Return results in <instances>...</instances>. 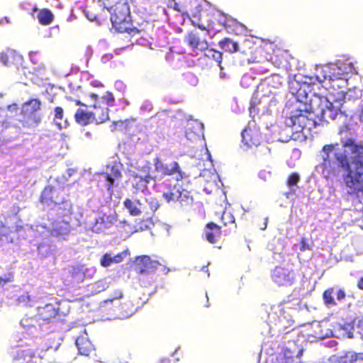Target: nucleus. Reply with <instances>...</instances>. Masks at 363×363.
<instances>
[{
	"label": "nucleus",
	"mask_w": 363,
	"mask_h": 363,
	"mask_svg": "<svg viewBox=\"0 0 363 363\" xmlns=\"http://www.w3.org/2000/svg\"><path fill=\"white\" fill-rule=\"evenodd\" d=\"M129 5H132L135 12L141 14L146 13L150 6L149 0H128Z\"/></svg>",
	"instance_id": "nucleus-30"
},
{
	"label": "nucleus",
	"mask_w": 363,
	"mask_h": 363,
	"mask_svg": "<svg viewBox=\"0 0 363 363\" xmlns=\"http://www.w3.org/2000/svg\"><path fill=\"white\" fill-rule=\"evenodd\" d=\"M35 298L33 295L26 293L20 296L18 300L20 303L31 306L33 303L35 301Z\"/></svg>",
	"instance_id": "nucleus-43"
},
{
	"label": "nucleus",
	"mask_w": 363,
	"mask_h": 363,
	"mask_svg": "<svg viewBox=\"0 0 363 363\" xmlns=\"http://www.w3.org/2000/svg\"><path fill=\"white\" fill-rule=\"evenodd\" d=\"M359 118H360L361 121H363V104H362V109L360 111Z\"/></svg>",
	"instance_id": "nucleus-64"
},
{
	"label": "nucleus",
	"mask_w": 363,
	"mask_h": 363,
	"mask_svg": "<svg viewBox=\"0 0 363 363\" xmlns=\"http://www.w3.org/2000/svg\"><path fill=\"white\" fill-rule=\"evenodd\" d=\"M205 237L206 240L211 243H216L221 237L222 233L220 228H207L206 230Z\"/></svg>",
	"instance_id": "nucleus-33"
},
{
	"label": "nucleus",
	"mask_w": 363,
	"mask_h": 363,
	"mask_svg": "<svg viewBox=\"0 0 363 363\" xmlns=\"http://www.w3.org/2000/svg\"><path fill=\"white\" fill-rule=\"evenodd\" d=\"M357 360H363V352L357 353L354 352V362Z\"/></svg>",
	"instance_id": "nucleus-54"
},
{
	"label": "nucleus",
	"mask_w": 363,
	"mask_h": 363,
	"mask_svg": "<svg viewBox=\"0 0 363 363\" xmlns=\"http://www.w3.org/2000/svg\"><path fill=\"white\" fill-rule=\"evenodd\" d=\"M89 97L95 102V104H98V99H99V96L97 94H94V93H91L89 94Z\"/></svg>",
	"instance_id": "nucleus-55"
},
{
	"label": "nucleus",
	"mask_w": 363,
	"mask_h": 363,
	"mask_svg": "<svg viewBox=\"0 0 363 363\" xmlns=\"http://www.w3.org/2000/svg\"><path fill=\"white\" fill-rule=\"evenodd\" d=\"M99 220H101V223H112L113 220H116V216L115 214L109 216L104 214L96 219V223H99Z\"/></svg>",
	"instance_id": "nucleus-47"
},
{
	"label": "nucleus",
	"mask_w": 363,
	"mask_h": 363,
	"mask_svg": "<svg viewBox=\"0 0 363 363\" xmlns=\"http://www.w3.org/2000/svg\"><path fill=\"white\" fill-rule=\"evenodd\" d=\"M64 118V111L63 108L60 106H57L54 108V120L56 123L60 125V121H62Z\"/></svg>",
	"instance_id": "nucleus-45"
},
{
	"label": "nucleus",
	"mask_w": 363,
	"mask_h": 363,
	"mask_svg": "<svg viewBox=\"0 0 363 363\" xmlns=\"http://www.w3.org/2000/svg\"><path fill=\"white\" fill-rule=\"evenodd\" d=\"M204 52V55L211 60H213L218 65H220L223 59V54L221 52L213 48H207Z\"/></svg>",
	"instance_id": "nucleus-35"
},
{
	"label": "nucleus",
	"mask_w": 363,
	"mask_h": 363,
	"mask_svg": "<svg viewBox=\"0 0 363 363\" xmlns=\"http://www.w3.org/2000/svg\"><path fill=\"white\" fill-rule=\"evenodd\" d=\"M206 227H220V225L213 222H209L206 225Z\"/></svg>",
	"instance_id": "nucleus-59"
},
{
	"label": "nucleus",
	"mask_w": 363,
	"mask_h": 363,
	"mask_svg": "<svg viewBox=\"0 0 363 363\" xmlns=\"http://www.w3.org/2000/svg\"><path fill=\"white\" fill-rule=\"evenodd\" d=\"M265 81L268 86L275 89L279 88L283 84V78L277 74H272Z\"/></svg>",
	"instance_id": "nucleus-37"
},
{
	"label": "nucleus",
	"mask_w": 363,
	"mask_h": 363,
	"mask_svg": "<svg viewBox=\"0 0 363 363\" xmlns=\"http://www.w3.org/2000/svg\"><path fill=\"white\" fill-rule=\"evenodd\" d=\"M92 117L94 123L99 125L109 120V108L101 106V103L94 104Z\"/></svg>",
	"instance_id": "nucleus-20"
},
{
	"label": "nucleus",
	"mask_w": 363,
	"mask_h": 363,
	"mask_svg": "<svg viewBox=\"0 0 363 363\" xmlns=\"http://www.w3.org/2000/svg\"><path fill=\"white\" fill-rule=\"evenodd\" d=\"M14 359L19 363H40V357L35 355L30 349L21 350L16 351Z\"/></svg>",
	"instance_id": "nucleus-19"
},
{
	"label": "nucleus",
	"mask_w": 363,
	"mask_h": 363,
	"mask_svg": "<svg viewBox=\"0 0 363 363\" xmlns=\"http://www.w3.org/2000/svg\"><path fill=\"white\" fill-rule=\"evenodd\" d=\"M272 278L279 286H289L295 279V273L288 267H277L272 272Z\"/></svg>",
	"instance_id": "nucleus-13"
},
{
	"label": "nucleus",
	"mask_w": 363,
	"mask_h": 363,
	"mask_svg": "<svg viewBox=\"0 0 363 363\" xmlns=\"http://www.w3.org/2000/svg\"><path fill=\"white\" fill-rule=\"evenodd\" d=\"M173 8L174 10L182 13L183 16H186L191 19L193 25L198 27L202 30L209 31L212 26L210 25L205 26L203 21V18L208 17L209 13L206 11H199L198 13H193L189 11L186 6H182L179 3L174 2Z\"/></svg>",
	"instance_id": "nucleus-10"
},
{
	"label": "nucleus",
	"mask_w": 363,
	"mask_h": 363,
	"mask_svg": "<svg viewBox=\"0 0 363 363\" xmlns=\"http://www.w3.org/2000/svg\"><path fill=\"white\" fill-rule=\"evenodd\" d=\"M75 104L77 106L87 107V106L85 104L82 103L80 100H76Z\"/></svg>",
	"instance_id": "nucleus-60"
},
{
	"label": "nucleus",
	"mask_w": 363,
	"mask_h": 363,
	"mask_svg": "<svg viewBox=\"0 0 363 363\" xmlns=\"http://www.w3.org/2000/svg\"><path fill=\"white\" fill-rule=\"evenodd\" d=\"M299 179V175L297 173L294 172L288 177L286 184L289 186H293L297 184Z\"/></svg>",
	"instance_id": "nucleus-46"
},
{
	"label": "nucleus",
	"mask_w": 363,
	"mask_h": 363,
	"mask_svg": "<svg viewBox=\"0 0 363 363\" xmlns=\"http://www.w3.org/2000/svg\"><path fill=\"white\" fill-rule=\"evenodd\" d=\"M21 56L13 50H6L0 53V62L5 66H12L20 63Z\"/></svg>",
	"instance_id": "nucleus-23"
},
{
	"label": "nucleus",
	"mask_w": 363,
	"mask_h": 363,
	"mask_svg": "<svg viewBox=\"0 0 363 363\" xmlns=\"http://www.w3.org/2000/svg\"><path fill=\"white\" fill-rule=\"evenodd\" d=\"M344 147H350L353 157L350 162L348 156L342 152H335L338 143L326 144L320 151L322 161L318 168L327 180L337 176L340 169L345 170L342 179L347 192L363 196V144H356L354 140L348 138L342 141Z\"/></svg>",
	"instance_id": "nucleus-1"
},
{
	"label": "nucleus",
	"mask_w": 363,
	"mask_h": 363,
	"mask_svg": "<svg viewBox=\"0 0 363 363\" xmlns=\"http://www.w3.org/2000/svg\"><path fill=\"white\" fill-rule=\"evenodd\" d=\"M115 101V98L111 92H106V94L102 96L101 103L105 104L106 107L113 106Z\"/></svg>",
	"instance_id": "nucleus-44"
},
{
	"label": "nucleus",
	"mask_w": 363,
	"mask_h": 363,
	"mask_svg": "<svg viewBox=\"0 0 363 363\" xmlns=\"http://www.w3.org/2000/svg\"><path fill=\"white\" fill-rule=\"evenodd\" d=\"M106 170L109 172H101L97 174L98 185L112 192L114 182L122 178L123 164L119 162L114 161L106 164Z\"/></svg>",
	"instance_id": "nucleus-7"
},
{
	"label": "nucleus",
	"mask_w": 363,
	"mask_h": 363,
	"mask_svg": "<svg viewBox=\"0 0 363 363\" xmlns=\"http://www.w3.org/2000/svg\"><path fill=\"white\" fill-rule=\"evenodd\" d=\"M342 335L346 336L348 338L354 337V332L357 330V333L359 335L363 333V316L361 318H357L354 320L352 323H346L340 327Z\"/></svg>",
	"instance_id": "nucleus-18"
},
{
	"label": "nucleus",
	"mask_w": 363,
	"mask_h": 363,
	"mask_svg": "<svg viewBox=\"0 0 363 363\" xmlns=\"http://www.w3.org/2000/svg\"><path fill=\"white\" fill-rule=\"evenodd\" d=\"M92 112L82 108H78L74 118L77 123L81 125H87L94 123Z\"/></svg>",
	"instance_id": "nucleus-26"
},
{
	"label": "nucleus",
	"mask_w": 363,
	"mask_h": 363,
	"mask_svg": "<svg viewBox=\"0 0 363 363\" xmlns=\"http://www.w3.org/2000/svg\"><path fill=\"white\" fill-rule=\"evenodd\" d=\"M154 188L167 203L177 202L179 207L184 211H190L194 206V199L191 193L184 189H177L176 185H172L169 179L161 177L155 180Z\"/></svg>",
	"instance_id": "nucleus-2"
},
{
	"label": "nucleus",
	"mask_w": 363,
	"mask_h": 363,
	"mask_svg": "<svg viewBox=\"0 0 363 363\" xmlns=\"http://www.w3.org/2000/svg\"><path fill=\"white\" fill-rule=\"evenodd\" d=\"M104 5L111 12L113 28L120 33H130L132 28L128 0H106Z\"/></svg>",
	"instance_id": "nucleus-3"
},
{
	"label": "nucleus",
	"mask_w": 363,
	"mask_h": 363,
	"mask_svg": "<svg viewBox=\"0 0 363 363\" xmlns=\"http://www.w3.org/2000/svg\"><path fill=\"white\" fill-rule=\"evenodd\" d=\"M9 23H10V21H9V18H7V17H4L0 19V23H1V24Z\"/></svg>",
	"instance_id": "nucleus-58"
},
{
	"label": "nucleus",
	"mask_w": 363,
	"mask_h": 363,
	"mask_svg": "<svg viewBox=\"0 0 363 363\" xmlns=\"http://www.w3.org/2000/svg\"><path fill=\"white\" fill-rule=\"evenodd\" d=\"M41 106L42 103L39 99H30L21 105V113L38 114V112L41 109Z\"/></svg>",
	"instance_id": "nucleus-25"
},
{
	"label": "nucleus",
	"mask_w": 363,
	"mask_h": 363,
	"mask_svg": "<svg viewBox=\"0 0 363 363\" xmlns=\"http://www.w3.org/2000/svg\"><path fill=\"white\" fill-rule=\"evenodd\" d=\"M218 14L219 16L223 18V20L219 19L220 24L223 25L226 28H230V26L238 23V22L235 19L227 18L221 11H218Z\"/></svg>",
	"instance_id": "nucleus-42"
},
{
	"label": "nucleus",
	"mask_w": 363,
	"mask_h": 363,
	"mask_svg": "<svg viewBox=\"0 0 363 363\" xmlns=\"http://www.w3.org/2000/svg\"><path fill=\"white\" fill-rule=\"evenodd\" d=\"M128 255V251H123L116 255L113 256L110 253H106L101 259V264L103 267H108L111 263L121 262Z\"/></svg>",
	"instance_id": "nucleus-28"
},
{
	"label": "nucleus",
	"mask_w": 363,
	"mask_h": 363,
	"mask_svg": "<svg viewBox=\"0 0 363 363\" xmlns=\"http://www.w3.org/2000/svg\"><path fill=\"white\" fill-rule=\"evenodd\" d=\"M335 290V288H331V289H327L323 293V298H324L325 303L327 305H335V302L334 300Z\"/></svg>",
	"instance_id": "nucleus-40"
},
{
	"label": "nucleus",
	"mask_w": 363,
	"mask_h": 363,
	"mask_svg": "<svg viewBox=\"0 0 363 363\" xmlns=\"http://www.w3.org/2000/svg\"><path fill=\"white\" fill-rule=\"evenodd\" d=\"M123 206L131 216H137L141 213L140 209L137 207L135 203L130 199H125L124 200Z\"/></svg>",
	"instance_id": "nucleus-36"
},
{
	"label": "nucleus",
	"mask_w": 363,
	"mask_h": 363,
	"mask_svg": "<svg viewBox=\"0 0 363 363\" xmlns=\"http://www.w3.org/2000/svg\"><path fill=\"white\" fill-rule=\"evenodd\" d=\"M186 44L191 48L194 51H205L208 47V43L206 37L201 33L196 31L188 33L185 37Z\"/></svg>",
	"instance_id": "nucleus-14"
},
{
	"label": "nucleus",
	"mask_w": 363,
	"mask_h": 363,
	"mask_svg": "<svg viewBox=\"0 0 363 363\" xmlns=\"http://www.w3.org/2000/svg\"><path fill=\"white\" fill-rule=\"evenodd\" d=\"M133 177L135 179V183L133 185V187L136 190L141 191H143L144 190L147 189V184L152 180H154V182H155V180L160 179L155 177H152L149 172H147L143 175L139 174H133Z\"/></svg>",
	"instance_id": "nucleus-21"
},
{
	"label": "nucleus",
	"mask_w": 363,
	"mask_h": 363,
	"mask_svg": "<svg viewBox=\"0 0 363 363\" xmlns=\"http://www.w3.org/2000/svg\"><path fill=\"white\" fill-rule=\"evenodd\" d=\"M75 345L81 354L88 356L93 350V345L89 340L87 334L78 337L76 339Z\"/></svg>",
	"instance_id": "nucleus-24"
},
{
	"label": "nucleus",
	"mask_w": 363,
	"mask_h": 363,
	"mask_svg": "<svg viewBox=\"0 0 363 363\" xmlns=\"http://www.w3.org/2000/svg\"><path fill=\"white\" fill-rule=\"evenodd\" d=\"M18 121L22 128H30L38 125L41 122V116L39 114L21 113V118Z\"/></svg>",
	"instance_id": "nucleus-22"
},
{
	"label": "nucleus",
	"mask_w": 363,
	"mask_h": 363,
	"mask_svg": "<svg viewBox=\"0 0 363 363\" xmlns=\"http://www.w3.org/2000/svg\"><path fill=\"white\" fill-rule=\"evenodd\" d=\"M38 23L42 26H48L51 24L54 20V15L48 9H43L38 13Z\"/></svg>",
	"instance_id": "nucleus-29"
},
{
	"label": "nucleus",
	"mask_w": 363,
	"mask_h": 363,
	"mask_svg": "<svg viewBox=\"0 0 363 363\" xmlns=\"http://www.w3.org/2000/svg\"><path fill=\"white\" fill-rule=\"evenodd\" d=\"M221 223L224 226L233 225L235 223L233 215L227 211H223L220 216Z\"/></svg>",
	"instance_id": "nucleus-38"
},
{
	"label": "nucleus",
	"mask_w": 363,
	"mask_h": 363,
	"mask_svg": "<svg viewBox=\"0 0 363 363\" xmlns=\"http://www.w3.org/2000/svg\"><path fill=\"white\" fill-rule=\"evenodd\" d=\"M121 297H122V292L121 291H116L114 294V296L112 298L106 301V302H113V301H115L118 298H121Z\"/></svg>",
	"instance_id": "nucleus-53"
},
{
	"label": "nucleus",
	"mask_w": 363,
	"mask_h": 363,
	"mask_svg": "<svg viewBox=\"0 0 363 363\" xmlns=\"http://www.w3.org/2000/svg\"><path fill=\"white\" fill-rule=\"evenodd\" d=\"M291 312H295V310L290 308L286 310L281 304L273 306L268 315V324L279 326L280 328H288L293 321Z\"/></svg>",
	"instance_id": "nucleus-8"
},
{
	"label": "nucleus",
	"mask_w": 363,
	"mask_h": 363,
	"mask_svg": "<svg viewBox=\"0 0 363 363\" xmlns=\"http://www.w3.org/2000/svg\"><path fill=\"white\" fill-rule=\"evenodd\" d=\"M162 116H164V115L162 114H157L155 118L157 119L158 122L164 121V118H162Z\"/></svg>",
	"instance_id": "nucleus-62"
},
{
	"label": "nucleus",
	"mask_w": 363,
	"mask_h": 363,
	"mask_svg": "<svg viewBox=\"0 0 363 363\" xmlns=\"http://www.w3.org/2000/svg\"><path fill=\"white\" fill-rule=\"evenodd\" d=\"M160 363H170V359L168 358H162L160 359Z\"/></svg>",
	"instance_id": "nucleus-63"
},
{
	"label": "nucleus",
	"mask_w": 363,
	"mask_h": 363,
	"mask_svg": "<svg viewBox=\"0 0 363 363\" xmlns=\"http://www.w3.org/2000/svg\"><path fill=\"white\" fill-rule=\"evenodd\" d=\"M270 60L277 67L284 66L286 62V52L278 49L277 50H273V53L270 57Z\"/></svg>",
	"instance_id": "nucleus-31"
},
{
	"label": "nucleus",
	"mask_w": 363,
	"mask_h": 363,
	"mask_svg": "<svg viewBox=\"0 0 363 363\" xmlns=\"http://www.w3.org/2000/svg\"><path fill=\"white\" fill-rule=\"evenodd\" d=\"M340 363H353L354 362V352L347 351L338 357Z\"/></svg>",
	"instance_id": "nucleus-39"
},
{
	"label": "nucleus",
	"mask_w": 363,
	"mask_h": 363,
	"mask_svg": "<svg viewBox=\"0 0 363 363\" xmlns=\"http://www.w3.org/2000/svg\"><path fill=\"white\" fill-rule=\"evenodd\" d=\"M7 110L11 113H17L18 111V106L16 104H10L7 106Z\"/></svg>",
	"instance_id": "nucleus-52"
},
{
	"label": "nucleus",
	"mask_w": 363,
	"mask_h": 363,
	"mask_svg": "<svg viewBox=\"0 0 363 363\" xmlns=\"http://www.w3.org/2000/svg\"><path fill=\"white\" fill-rule=\"evenodd\" d=\"M192 131H191V128H189L188 130H186V135L188 138L189 139H192L194 138V135H192Z\"/></svg>",
	"instance_id": "nucleus-57"
},
{
	"label": "nucleus",
	"mask_w": 363,
	"mask_h": 363,
	"mask_svg": "<svg viewBox=\"0 0 363 363\" xmlns=\"http://www.w3.org/2000/svg\"><path fill=\"white\" fill-rule=\"evenodd\" d=\"M218 45L221 49L230 53L240 52L244 55H252L255 52V45L249 40L243 42L241 48L236 42L228 38L220 40Z\"/></svg>",
	"instance_id": "nucleus-11"
},
{
	"label": "nucleus",
	"mask_w": 363,
	"mask_h": 363,
	"mask_svg": "<svg viewBox=\"0 0 363 363\" xmlns=\"http://www.w3.org/2000/svg\"><path fill=\"white\" fill-rule=\"evenodd\" d=\"M21 325L24 329L25 333L29 335H35L38 333L40 330H45V326L43 325V322L36 315L32 317H25L21 321Z\"/></svg>",
	"instance_id": "nucleus-15"
},
{
	"label": "nucleus",
	"mask_w": 363,
	"mask_h": 363,
	"mask_svg": "<svg viewBox=\"0 0 363 363\" xmlns=\"http://www.w3.org/2000/svg\"><path fill=\"white\" fill-rule=\"evenodd\" d=\"M335 296H336V298L338 301H342L345 297V292L344 290L340 289H336L335 290Z\"/></svg>",
	"instance_id": "nucleus-50"
},
{
	"label": "nucleus",
	"mask_w": 363,
	"mask_h": 363,
	"mask_svg": "<svg viewBox=\"0 0 363 363\" xmlns=\"http://www.w3.org/2000/svg\"><path fill=\"white\" fill-rule=\"evenodd\" d=\"M276 363H300L298 356L293 357V354L290 350H285L280 354L277 359Z\"/></svg>",
	"instance_id": "nucleus-32"
},
{
	"label": "nucleus",
	"mask_w": 363,
	"mask_h": 363,
	"mask_svg": "<svg viewBox=\"0 0 363 363\" xmlns=\"http://www.w3.org/2000/svg\"><path fill=\"white\" fill-rule=\"evenodd\" d=\"M153 162L155 171L160 173L162 176H172L177 182L187 177L186 172L182 170L179 163L176 161L166 164L160 157H157L154 159Z\"/></svg>",
	"instance_id": "nucleus-9"
},
{
	"label": "nucleus",
	"mask_w": 363,
	"mask_h": 363,
	"mask_svg": "<svg viewBox=\"0 0 363 363\" xmlns=\"http://www.w3.org/2000/svg\"><path fill=\"white\" fill-rule=\"evenodd\" d=\"M288 111H289V116L286 117V119L289 121L288 125L296 126L301 131L306 130L311 132L317 125L322 123L313 115L305 113L303 108V102L300 99L291 103L288 106Z\"/></svg>",
	"instance_id": "nucleus-5"
},
{
	"label": "nucleus",
	"mask_w": 363,
	"mask_h": 363,
	"mask_svg": "<svg viewBox=\"0 0 363 363\" xmlns=\"http://www.w3.org/2000/svg\"><path fill=\"white\" fill-rule=\"evenodd\" d=\"M242 141L248 147L258 146L262 142V135L259 129L255 127H247L242 132Z\"/></svg>",
	"instance_id": "nucleus-16"
},
{
	"label": "nucleus",
	"mask_w": 363,
	"mask_h": 363,
	"mask_svg": "<svg viewBox=\"0 0 363 363\" xmlns=\"http://www.w3.org/2000/svg\"><path fill=\"white\" fill-rule=\"evenodd\" d=\"M38 250L40 255L43 257H47L53 251V249L44 242L38 245Z\"/></svg>",
	"instance_id": "nucleus-41"
},
{
	"label": "nucleus",
	"mask_w": 363,
	"mask_h": 363,
	"mask_svg": "<svg viewBox=\"0 0 363 363\" xmlns=\"http://www.w3.org/2000/svg\"><path fill=\"white\" fill-rule=\"evenodd\" d=\"M13 280V276L11 274H5L2 277H0V285L4 286L8 282H10Z\"/></svg>",
	"instance_id": "nucleus-49"
},
{
	"label": "nucleus",
	"mask_w": 363,
	"mask_h": 363,
	"mask_svg": "<svg viewBox=\"0 0 363 363\" xmlns=\"http://www.w3.org/2000/svg\"><path fill=\"white\" fill-rule=\"evenodd\" d=\"M39 201L46 206H57L65 203L66 200L61 196L59 190L51 185H48L43 189Z\"/></svg>",
	"instance_id": "nucleus-12"
},
{
	"label": "nucleus",
	"mask_w": 363,
	"mask_h": 363,
	"mask_svg": "<svg viewBox=\"0 0 363 363\" xmlns=\"http://www.w3.org/2000/svg\"><path fill=\"white\" fill-rule=\"evenodd\" d=\"M136 271L140 274L139 280L145 286L155 281L153 272L160 264L157 261L151 260L147 255L138 257L135 260Z\"/></svg>",
	"instance_id": "nucleus-6"
},
{
	"label": "nucleus",
	"mask_w": 363,
	"mask_h": 363,
	"mask_svg": "<svg viewBox=\"0 0 363 363\" xmlns=\"http://www.w3.org/2000/svg\"><path fill=\"white\" fill-rule=\"evenodd\" d=\"M48 233L51 235L52 238H56L59 240H66V236L69 233V228H47Z\"/></svg>",
	"instance_id": "nucleus-34"
},
{
	"label": "nucleus",
	"mask_w": 363,
	"mask_h": 363,
	"mask_svg": "<svg viewBox=\"0 0 363 363\" xmlns=\"http://www.w3.org/2000/svg\"><path fill=\"white\" fill-rule=\"evenodd\" d=\"M337 69H340V67L335 65L327 66L322 69V72L323 73V79H320V77H317L319 82H323L327 79L330 81H334L335 79H339L342 78V74L339 72H336Z\"/></svg>",
	"instance_id": "nucleus-27"
},
{
	"label": "nucleus",
	"mask_w": 363,
	"mask_h": 363,
	"mask_svg": "<svg viewBox=\"0 0 363 363\" xmlns=\"http://www.w3.org/2000/svg\"><path fill=\"white\" fill-rule=\"evenodd\" d=\"M305 113L313 115L321 123L328 122L329 119L335 120L338 110L333 106L326 96L313 94L308 101L303 102Z\"/></svg>",
	"instance_id": "nucleus-4"
},
{
	"label": "nucleus",
	"mask_w": 363,
	"mask_h": 363,
	"mask_svg": "<svg viewBox=\"0 0 363 363\" xmlns=\"http://www.w3.org/2000/svg\"><path fill=\"white\" fill-rule=\"evenodd\" d=\"M85 15L88 19L90 21H95L96 20V16L95 15H89L88 12L84 11Z\"/></svg>",
	"instance_id": "nucleus-56"
},
{
	"label": "nucleus",
	"mask_w": 363,
	"mask_h": 363,
	"mask_svg": "<svg viewBox=\"0 0 363 363\" xmlns=\"http://www.w3.org/2000/svg\"><path fill=\"white\" fill-rule=\"evenodd\" d=\"M58 309V307L51 303L46 304L44 307H38L37 315L43 322V325L45 326V329H47L46 325L55 318Z\"/></svg>",
	"instance_id": "nucleus-17"
},
{
	"label": "nucleus",
	"mask_w": 363,
	"mask_h": 363,
	"mask_svg": "<svg viewBox=\"0 0 363 363\" xmlns=\"http://www.w3.org/2000/svg\"><path fill=\"white\" fill-rule=\"evenodd\" d=\"M309 249V245L308 243H306V239H302L300 245H299V250L301 251H305L306 250Z\"/></svg>",
	"instance_id": "nucleus-51"
},
{
	"label": "nucleus",
	"mask_w": 363,
	"mask_h": 363,
	"mask_svg": "<svg viewBox=\"0 0 363 363\" xmlns=\"http://www.w3.org/2000/svg\"><path fill=\"white\" fill-rule=\"evenodd\" d=\"M359 289L363 290V278H362L357 283Z\"/></svg>",
	"instance_id": "nucleus-61"
},
{
	"label": "nucleus",
	"mask_w": 363,
	"mask_h": 363,
	"mask_svg": "<svg viewBox=\"0 0 363 363\" xmlns=\"http://www.w3.org/2000/svg\"><path fill=\"white\" fill-rule=\"evenodd\" d=\"M77 269V272H74V278L77 279V281H82L84 277V267H78L77 269H74V271H76Z\"/></svg>",
	"instance_id": "nucleus-48"
}]
</instances>
